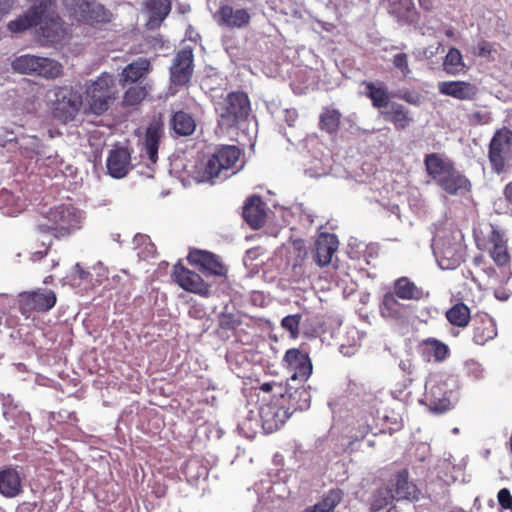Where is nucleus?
<instances>
[{
  "mask_svg": "<svg viewBox=\"0 0 512 512\" xmlns=\"http://www.w3.org/2000/svg\"><path fill=\"white\" fill-rule=\"evenodd\" d=\"M19 153L25 159L32 160L41 154L43 143L35 135H21L17 138Z\"/></svg>",
  "mask_w": 512,
  "mask_h": 512,
  "instance_id": "c9c22d12",
  "label": "nucleus"
},
{
  "mask_svg": "<svg viewBox=\"0 0 512 512\" xmlns=\"http://www.w3.org/2000/svg\"><path fill=\"white\" fill-rule=\"evenodd\" d=\"M405 307L398 301V296L394 292L384 294L380 312L383 317L390 319H400L403 317Z\"/></svg>",
  "mask_w": 512,
  "mask_h": 512,
  "instance_id": "f704fd0d",
  "label": "nucleus"
},
{
  "mask_svg": "<svg viewBox=\"0 0 512 512\" xmlns=\"http://www.w3.org/2000/svg\"><path fill=\"white\" fill-rule=\"evenodd\" d=\"M170 125L179 136H190L196 129L195 119L184 111L175 112L170 119Z\"/></svg>",
  "mask_w": 512,
  "mask_h": 512,
  "instance_id": "2f4dec72",
  "label": "nucleus"
},
{
  "mask_svg": "<svg viewBox=\"0 0 512 512\" xmlns=\"http://www.w3.org/2000/svg\"><path fill=\"white\" fill-rule=\"evenodd\" d=\"M219 23L231 28H242L250 21V14L246 9H233L224 5L218 10Z\"/></svg>",
  "mask_w": 512,
  "mask_h": 512,
  "instance_id": "bb28decb",
  "label": "nucleus"
},
{
  "mask_svg": "<svg viewBox=\"0 0 512 512\" xmlns=\"http://www.w3.org/2000/svg\"><path fill=\"white\" fill-rule=\"evenodd\" d=\"M282 367L289 374V380L302 384L310 378L313 371L309 354L299 348H291L285 352Z\"/></svg>",
  "mask_w": 512,
  "mask_h": 512,
  "instance_id": "f8f14e48",
  "label": "nucleus"
},
{
  "mask_svg": "<svg viewBox=\"0 0 512 512\" xmlns=\"http://www.w3.org/2000/svg\"><path fill=\"white\" fill-rule=\"evenodd\" d=\"M419 5L425 10H431L433 6L432 0H418Z\"/></svg>",
  "mask_w": 512,
  "mask_h": 512,
  "instance_id": "e2e57ef3",
  "label": "nucleus"
},
{
  "mask_svg": "<svg viewBox=\"0 0 512 512\" xmlns=\"http://www.w3.org/2000/svg\"><path fill=\"white\" fill-rule=\"evenodd\" d=\"M180 13L185 14L190 11V6L188 4H183L178 7Z\"/></svg>",
  "mask_w": 512,
  "mask_h": 512,
  "instance_id": "0e129e2a",
  "label": "nucleus"
},
{
  "mask_svg": "<svg viewBox=\"0 0 512 512\" xmlns=\"http://www.w3.org/2000/svg\"><path fill=\"white\" fill-rule=\"evenodd\" d=\"M115 79L102 73L96 80L86 84L83 96V114L102 116L117 98Z\"/></svg>",
  "mask_w": 512,
  "mask_h": 512,
  "instance_id": "20e7f679",
  "label": "nucleus"
},
{
  "mask_svg": "<svg viewBox=\"0 0 512 512\" xmlns=\"http://www.w3.org/2000/svg\"><path fill=\"white\" fill-rule=\"evenodd\" d=\"M46 219L49 223L37 225V231L43 234L51 233L55 238L61 239L81 229L83 215L74 206L62 204L50 208Z\"/></svg>",
  "mask_w": 512,
  "mask_h": 512,
  "instance_id": "39448f33",
  "label": "nucleus"
},
{
  "mask_svg": "<svg viewBox=\"0 0 512 512\" xmlns=\"http://www.w3.org/2000/svg\"><path fill=\"white\" fill-rule=\"evenodd\" d=\"M250 100L246 93L233 91L215 103L217 124L221 130L236 127L250 112Z\"/></svg>",
  "mask_w": 512,
  "mask_h": 512,
  "instance_id": "423d86ee",
  "label": "nucleus"
},
{
  "mask_svg": "<svg viewBox=\"0 0 512 512\" xmlns=\"http://www.w3.org/2000/svg\"><path fill=\"white\" fill-rule=\"evenodd\" d=\"M131 155L127 148L120 147L110 151L107 159V169L114 178H122L130 169Z\"/></svg>",
  "mask_w": 512,
  "mask_h": 512,
  "instance_id": "b1692460",
  "label": "nucleus"
},
{
  "mask_svg": "<svg viewBox=\"0 0 512 512\" xmlns=\"http://www.w3.org/2000/svg\"><path fill=\"white\" fill-rule=\"evenodd\" d=\"M14 6L15 0H0V22L12 11Z\"/></svg>",
  "mask_w": 512,
  "mask_h": 512,
  "instance_id": "864d4df0",
  "label": "nucleus"
},
{
  "mask_svg": "<svg viewBox=\"0 0 512 512\" xmlns=\"http://www.w3.org/2000/svg\"><path fill=\"white\" fill-rule=\"evenodd\" d=\"M498 335L497 324L486 312H477L472 318V341L483 346Z\"/></svg>",
  "mask_w": 512,
  "mask_h": 512,
  "instance_id": "f3484780",
  "label": "nucleus"
},
{
  "mask_svg": "<svg viewBox=\"0 0 512 512\" xmlns=\"http://www.w3.org/2000/svg\"><path fill=\"white\" fill-rule=\"evenodd\" d=\"M424 165L427 175L447 194L470 191L471 182L456 169L452 160L438 153H430L425 155Z\"/></svg>",
  "mask_w": 512,
  "mask_h": 512,
  "instance_id": "7ed1b4c3",
  "label": "nucleus"
},
{
  "mask_svg": "<svg viewBox=\"0 0 512 512\" xmlns=\"http://www.w3.org/2000/svg\"><path fill=\"white\" fill-rule=\"evenodd\" d=\"M435 254L442 269H455L463 262L462 248L457 243L443 244Z\"/></svg>",
  "mask_w": 512,
  "mask_h": 512,
  "instance_id": "a878e982",
  "label": "nucleus"
},
{
  "mask_svg": "<svg viewBox=\"0 0 512 512\" xmlns=\"http://www.w3.org/2000/svg\"><path fill=\"white\" fill-rule=\"evenodd\" d=\"M12 73L36 74L45 79H55L62 75L63 66H10Z\"/></svg>",
  "mask_w": 512,
  "mask_h": 512,
  "instance_id": "e433bc0d",
  "label": "nucleus"
},
{
  "mask_svg": "<svg viewBox=\"0 0 512 512\" xmlns=\"http://www.w3.org/2000/svg\"><path fill=\"white\" fill-rule=\"evenodd\" d=\"M451 394L443 389L442 384L433 385L427 392L430 410L436 413L449 411L452 408Z\"/></svg>",
  "mask_w": 512,
  "mask_h": 512,
  "instance_id": "7c9ffc66",
  "label": "nucleus"
},
{
  "mask_svg": "<svg viewBox=\"0 0 512 512\" xmlns=\"http://www.w3.org/2000/svg\"><path fill=\"white\" fill-rule=\"evenodd\" d=\"M172 278L182 289L188 292L205 297L210 295V285L199 274L189 270L180 262L173 266Z\"/></svg>",
  "mask_w": 512,
  "mask_h": 512,
  "instance_id": "2eb2a0df",
  "label": "nucleus"
},
{
  "mask_svg": "<svg viewBox=\"0 0 512 512\" xmlns=\"http://www.w3.org/2000/svg\"><path fill=\"white\" fill-rule=\"evenodd\" d=\"M130 64L131 65H134V64H149V61L143 60V59L140 58L139 61L131 62Z\"/></svg>",
  "mask_w": 512,
  "mask_h": 512,
  "instance_id": "69168bd1",
  "label": "nucleus"
},
{
  "mask_svg": "<svg viewBox=\"0 0 512 512\" xmlns=\"http://www.w3.org/2000/svg\"><path fill=\"white\" fill-rule=\"evenodd\" d=\"M193 62V50L190 46H184L177 53L174 64H192Z\"/></svg>",
  "mask_w": 512,
  "mask_h": 512,
  "instance_id": "49530a36",
  "label": "nucleus"
},
{
  "mask_svg": "<svg viewBox=\"0 0 512 512\" xmlns=\"http://www.w3.org/2000/svg\"><path fill=\"white\" fill-rule=\"evenodd\" d=\"M381 405L382 401L376 394L365 393L362 396L354 414L355 424L353 429L355 432L351 437L355 441L363 440L378 427Z\"/></svg>",
  "mask_w": 512,
  "mask_h": 512,
  "instance_id": "0eeeda50",
  "label": "nucleus"
},
{
  "mask_svg": "<svg viewBox=\"0 0 512 512\" xmlns=\"http://www.w3.org/2000/svg\"><path fill=\"white\" fill-rule=\"evenodd\" d=\"M488 240L492 245L489 249V255L494 263L499 267L506 266L510 262V255L507 251L506 241L501 233L496 229H492Z\"/></svg>",
  "mask_w": 512,
  "mask_h": 512,
  "instance_id": "c85d7f7f",
  "label": "nucleus"
},
{
  "mask_svg": "<svg viewBox=\"0 0 512 512\" xmlns=\"http://www.w3.org/2000/svg\"><path fill=\"white\" fill-rule=\"evenodd\" d=\"M438 91L442 95L458 100H474L478 94L475 84L466 81H442L438 83Z\"/></svg>",
  "mask_w": 512,
  "mask_h": 512,
  "instance_id": "aec40b11",
  "label": "nucleus"
},
{
  "mask_svg": "<svg viewBox=\"0 0 512 512\" xmlns=\"http://www.w3.org/2000/svg\"><path fill=\"white\" fill-rule=\"evenodd\" d=\"M339 241L332 233H321L315 241L313 259L319 267L328 265L333 254L338 250Z\"/></svg>",
  "mask_w": 512,
  "mask_h": 512,
  "instance_id": "a211bd4d",
  "label": "nucleus"
},
{
  "mask_svg": "<svg viewBox=\"0 0 512 512\" xmlns=\"http://www.w3.org/2000/svg\"><path fill=\"white\" fill-rule=\"evenodd\" d=\"M163 136L164 125L162 121H151L145 131L142 151L145 152V155L153 164L158 160V150Z\"/></svg>",
  "mask_w": 512,
  "mask_h": 512,
  "instance_id": "6ab92c4d",
  "label": "nucleus"
},
{
  "mask_svg": "<svg viewBox=\"0 0 512 512\" xmlns=\"http://www.w3.org/2000/svg\"><path fill=\"white\" fill-rule=\"evenodd\" d=\"M446 35H447L448 37H452V36H453V31H452V30H447V31H446Z\"/></svg>",
  "mask_w": 512,
  "mask_h": 512,
  "instance_id": "774afa93",
  "label": "nucleus"
},
{
  "mask_svg": "<svg viewBox=\"0 0 512 512\" xmlns=\"http://www.w3.org/2000/svg\"><path fill=\"white\" fill-rule=\"evenodd\" d=\"M188 262L198 267L206 276L212 275L227 278L228 269L220 257L206 250H192L187 256Z\"/></svg>",
  "mask_w": 512,
  "mask_h": 512,
  "instance_id": "4468645a",
  "label": "nucleus"
},
{
  "mask_svg": "<svg viewBox=\"0 0 512 512\" xmlns=\"http://www.w3.org/2000/svg\"><path fill=\"white\" fill-rule=\"evenodd\" d=\"M66 8L70 11V17L79 23L93 25L95 23H105L110 20L111 14L103 5L96 2L66 0Z\"/></svg>",
  "mask_w": 512,
  "mask_h": 512,
  "instance_id": "9b49d317",
  "label": "nucleus"
},
{
  "mask_svg": "<svg viewBox=\"0 0 512 512\" xmlns=\"http://www.w3.org/2000/svg\"><path fill=\"white\" fill-rule=\"evenodd\" d=\"M418 349L423 358L437 363L444 362L450 356L448 345L434 337L423 339Z\"/></svg>",
  "mask_w": 512,
  "mask_h": 512,
  "instance_id": "5701e85b",
  "label": "nucleus"
},
{
  "mask_svg": "<svg viewBox=\"0 0 512 512\" xmlns=\"http://www.w3.org/2000/svg\"><path fill=\"white\" fill-rule=\"evenodd\" d=\"M461 60H462V56H461L460 52L457 49L452 48L446 55V58H445V61L443 64H462Z\"/></svg>",
  "mask_w": 512,
  "mask_h": 512,
  "instance_id": "5fc2aeb1",
  "label": "nucleus"
},
{
  "mask_svg": "<svg viewBox=\"0 0 512 512\" xmlns=\"http://www.w3.org/2000/svg\"><path fill=\"white\" fill-rule=\"evenodd\" d=\"M83 110V96L72 88H60L55 93L53 116L63 123L73 121L80 110Z\"/></svg>",
  "mask_w": 512,
  "mask_h": 512,
  "instance_id": "1a4fd4ad",
  "label": "nucleus"
},
{
  "mask_svg": "<svg viewBox=\"0 0 512 512\" xmlns=\"http://www.w3.org/2000/svg\"><path fill=\"white\" fill-rule=\"evenodd\" d=\"M150 66H125L121 76L124 84L136 82L149 72Z\"/></svg>",
  "mask_w": 512,
  "mask_h": 512,
  "instance_id": "37998d69",
  "label": "nucleus"
},
{
  "mask_svg": "<svg viewBox=\"0 0 512 512\" xmlns=\"http://www.w3.org/2000/svg\"><path fill=\"white\" fill-rule=\"evenodd\" d=\"M266 204L260 196H250L243 207V218L247 224L253 229H259L266 222Z\"/></svg>",
  "mask_w": 512,
  "mask_h": 512,
  "instance_id": "412c9836",
  "label": "nucleus"
},
{
  "mask_svg": "<svg viewBox=\"0 0 512 512\" xmlns=\"http://www.w3.org/2000/svg\"><path fill=\"white\" fill-rule=\"evenodd\" d=\"M445 317L448 322L458 328H466L470 321H472L471 312L469 307L463 302L456 303L450 307Z\"/></svg>",
  "mask_w": 512,
  "mask_h": 512,
  "instance_id": "72a5a7b5",
  "label": "nucleus"
},
{
  "mask_svg": "<svg viewBox=\"0 0 512 512\" xmlns=\"http://www.w3.org/2000/svg\"><path fill=\"white\" fill-rule=\"evenodd\" d=\"M240 149L233 145H224L214 153L199 159L191 171L192 178L198 183L215 184L226 179L228 172L235 166L240 157Z\"/></svg>",
  "mask_w": 512,
  "mask_h": 512,
  "instance_id": "f03ea898",
  "label": "nucleus"
},
{
  "mask_svg": "<svg viewBox=\"0 0 512 512\" xmlns=\"http://www.w3.org/2000/svg\"><path fill=\"white\" fill-rule=\"evenodd\" d=\"M171 11V0H147L145 12L148 15L146 26L154 30L160 27Z\"/></svg>",
  "mask_w": 512,
  "mask_h": 512,
  "instance_id": "393cba45",
  "label": "nucleus"
},
{
  "mask_svg": "<svg viewBox=\"0 0 512 512\" xmlns=\"http://www.w3.org/2000/svg\"><path fill=\"white\" fill-rule=\"evenodd\" d=\"M406 61H407V56L404 53H396L393 56V64H395V65L404 64V63H406Z\"/></svg>",
  "mask_w": 512,
  "mask_h": 512,
  "instance_id": "680f3d73",
  "label": "nucleus"
},
{
  "mask_svg": "<svg viewBox=\"0 0 512 512\" xmlns=\"http://www.w3.org/2000/svg\"><path fill=\"white\" fill-rule=\"evenodd\" d=\"M464 367H465L467 373L472 375L473 377H475L477 379L482 377L483 368L478 361H476L474 359H469V360L465 361Z\"/></svg>",
  "mask_w": 512,
  "mask_h": 512,
  "instance_id": "09e8293b",
  "label": "nucleus"
},
{
  "mask_svg": "<svg viewBox=\"0 0 512 512\" xmlns=\"http://www.w3.org/2000/svg\"><path fill=\"white\" fill-rule=\"evenodd\" d=\"M418 489L409 481V473L402 469L396 473L387 488L379 489L374 500V506L378 509L392 503L394 500H418Z\"/></svg>",
  "mask_w": 512,
  "mask_h": 512,
  "instance_id": "6e6552de",
  "label": "nucleus"
},
{
  "mask_svg": "<svg viewBox=\"0 0 512 512\" xmlns=\"http://www.w3.org/2000/svg\"><path fill=\"white\" fill-rule=\"evenodd\" d=\"M393 96L397 97L399 99H402V100L406 101L407 103H409L411 105H415V106H419L422 101V97L420 94L412 92V91H408V90H406L404 92H399L397 94H393Z\"/></svg>",
  "mask_w": 512,
  "mask_h": 512,
  "instance_id": "de8ad7c7",
  "label": "nucleus"
},
{
  "mask_svg": "<svg viewBox=\"0 0 512 512\" xmlns=\"http://www.w3.org/2000/svg\"><path fill=\"white\" fill-rule=\"evenodd\" d=\"M393 292L400 299L414 301L422 300L429 295L428 292H424L422 287H418L407 277H401L394 282Z\"/></svg>",
  "mask_w": 512,
  "mask_h": 512,
  "instance_id": "c756f323",
  "label": "nucleus"
},
{
  "mask_svg": "<svg viewBox=\"0 0 512 512\" xmlns=\"http://www.w3.org/2000/svg\"><path fill=\"white\" fill-rule=\"evenodd\" d=\"M401 5L403 6L405 11L399 15V19L406 20L409 18L408 14L410 13L411 9L413 8V3L411 0H402Z\"/></svg>",
  "mask_w": 512,
  "mask_h": 512,
  "instance_id": "13d9d810",
  "label": "nucleus"
},
{
  "mask_svg": "<svg viewBox=\"0 0 512 512\" xmlns=\"http://www.w3.org/2000/svg\"><path fill=\"white\" fill-rule=\"evenodd\" d=\"M148 95V91L144 86H132L126 90L123 97L125 106H135L141 103Z\"/></svg>",
  "mask_w": 512,
  "mask_h": 512,
  "instance_id": "79ce46f5",
  "label": "nucleus"
},
{
  "mask_svg": "<svg viewBox=\"0 0 512 512\" xmlns=\"http://www.w3.org/2000/svg\"><path fill=\"white\" fill-rule=\"evenodd\" d=\"M278 399L281 403L285 404V409L288 410V414L291 416L295 411L308 409L311 396L309 391L302 385L293 391L286 390L285 393L281 391Z\"/></svg>",
  "mask_w": 512,
  "mask_h": 512,
  "instance_id": "4be33fe9",
  "label": "nucleus"
},
{
  "mask_svg": "<svg viewBox=\"0 0 512 512\" xmlns=\"http://www.w3.org/2000/svg\"><path fill=\"white\" fill-rule=\"evenodd\" d=\"M475 56L483 58L486 61H496L499 55L495 46L488 41H479L472 49Z\"/></svg>",
  "mask_w": 512,
  "mask_h": 512,
  "instance_id": "a19ab883",
  "label": "nucleus"
},
{
  "mask_svg": "<svg viewBox=\"0 0 512 512\" xmlns=\"http://www.w3.org/2000/svg\"><path fill=\"white\" fill-rule=\"evenodd\" d=\"M52 3V0H34L26 12L8 22L7 29L12 33H21L38 26L47 42L57 44L64 41L68 32L51 10Z\"/></svg>",
  "mask_w": 512,
  "mask_h": 512,
  "instance_id": "f257e3e1",
  "label": "nucleus"
},
{
  "mask_svg": "<svg viewBox=\"0 0 512 512\" xmlns=\"http://www.w3.org/2000/svg\"><path fill=\"white\" fill-rule=\"evenodd\" d=\"M465 66H462V68H459V66H444V70L447 74L450 75H456L461 72L465 73L466 71L463 69Z\"/></svg>",
  "mask_w": 512,
  "mask_h": 512,
  "instance_id": "bf43d9fd",
  "label": "nucleus"
},
{
  "mask_svg": "<svg viewBox=\"0 0 512 512\" xmlns=\"http://www.w3.org/2000/svg\"><path fill=\"white\" fill-rule=\"evenodd\" d=\"M499 505L505 510H512V495L507 488H502L497 495Z\"/></svg>",
  "mask_w": 512,
  "mask_h": 512,
  "instance_id": "3c124183",
  "label": "nucleus"
},
{
  "mask_svg": "<svg viewBox=\"0 0 512 512\" xmlns=\"http://www.w3.org/2000/svg\"><path fill=\"white\" fill-rule=\"evenodd\" d=\"M512 148V130L507 127L497 129L490 140L488 159L494 172H504L507 158Z\"/></svg>",
  "mask_w": 512,
  "mask_h": 512,
  "instance_id": "9d476101",
  "label": "nucleus"
},
{
  "mask_svg": "<svg viewBox=\"0 0 512 512\" xmlns=\"http://www.w3.org/2000/svg\"><path fill=\"white\" fill-rule=\"evenodd\" d=\"M193 74V66H171L170 77L171 81L176 86L186 85Z\"/></svg>",
  "mask_w": 512,
  "mask_h": 512,
  "instance_id": "ea45409f",
  "label": "nucleus"
},
{
  "mask_svg": "<svg viewBox=\"0 0 512 512\" xmlns=\"http://www.w3.org/2000/svg\"><path fill=\"white\" fill-rule=\"evenodd\" d=\"M341 113L337 109L325 107L319 116V128L332 135L339 131L341 124Z\"/></svg>",
  "mask_w": 512,
  "mask_h": 512,
  "instance_id": "4c0bfd02",
  "label": "nucleus"
},
{
  "mask_svg": "<svg viewBox=\"0 0 512 512\" xmlns=\"http://www.w3.org/2000/svg\"><path fill=\"white\" fill-rule=\"evenodd\" d=\"M262 427L266 433L277 431L290 417L285 404L277 398L275 402L262 404L259 408Z\"/></svg>",
  "mask_w": 512,
  "mask_h": 512,
  "instance_id": "dca6fc26",
  "label": "nucleus"
},
{
  "mask_svg": "<svg viewBox=\"0 0 512 512\" xmlns=\"http://www.w3.org/2000/svg\"><path fill=\"white\" fill-rule=\"evenodd\" d=\"M73 279H78L80 283L88 282L92 279V274L85 269L80 263H76L73 268Z\"/></svg>",
  "mask_w": 512,
  "mask_h": 512,
  "instance_id": "8fccbe9b",
  "label": "nucleus"
},
{
  "mask_svg": "<svg viewBox=\"0 0 512 512\" xmlns=\"http://www.w3.org/2000/svg\"><path fill=\"white\" fill-rule=\"evenodd\" d=\"M362 85L366 87V95L372 101L373 107L381 109L389 104V94L383 87H376L373 82L363 81Z\"/></svg>",
  "mask_w": 512,
  "mask_h": 512,
  "instance_id": "58836bf2",
  "label": "nucleus"
},
{
  "mask_svg": "<svg viewBox=\"0 0 512 512\" xmlns=\"http://www.w3.org/2000/svg\"><path fill=\"white\" fill-rule=\"evenodd\" d=\"M277 390V394L280 396L281 391H283L282 385L277 382H266L259 386V390L265 393L274 392Z\"/></svg>",
  "mask_w": 512,
  "mask_h": 512,
  "instance_id": "6e6d98bb",
  "label": "nucleus"
},
{
  "mask_svg": "<svg viewBox=\"0 0 512 512\" xmlns=\"http://www.w3.org/2000/svg\"><path fill=\"white\" fill-rule=\"evenodd\" d=\"M356 350V346H346L344 344L340 346V352L345 356H351L355 354Z\"/></svg>",
  "mask_w": 512,
  "mask_h": 512,
  "instance_id": "052dcab7",
  "label": "nucleus"
},
{
  "mask_svg": "<svg viewBox=\"0 0 512 512\" xmlns=\"http://www.w3.org/2000/svg\"><path fill=\"white\" fill-rule=\"evenodd\" d=\"M57 302L54 291L50 289H37L31 292H24L19 297V309L22 314L31 312H47Z\"/></svg>",
  "mask_w": 512,
  "mask_h": 512,
  "instance_id": "ddd939ff",
  "label": "nucleus"
},
{
  "mask_svg": "<svg viewBox=\"0 0 512 512\" xmlns=\"http://www.w3.org/2000/svg\"><path fill=\"white\" fill-rule=\"evenodd\" d=\"M11 64H59L57 61H49L48 58H43L30 54H23L12 61Z\"/></svg>",
  "mask_w": 512,
  "mask_h": 512,
  "instance_id": "a18cd8bd",
  "label": "nucleus"
},
{
  "mask_svg": "<svg viewBox=\"0 0 512 512\" xmlns=\"http://www.w3.org/2000/svg\"><path fill=\"white\" fill-rule=\"evenodd\" d=\"M472 119L476 124L486 125L492 121V116L488 111H476L472 114Z\"/></svg>",
  "mask_w": 512,
  "mask_h": 512,
  "instance_id": "603ef678",
  "label": "nucleus"
},
{
  "mask_svg": "<svg viewBox=\"0 0 512 512\" xmlns=\"http://www.w3.org/2000/svg\"><path fill=\"white\" fill-rule=\"evenodd\" d=\"M301 319V314L287 315L282 319L281 326L290 333L291 337L297 338L299 335Z\"/></svg>",
  "mask_w": 512,
  "mask_h": 512,
  "instance_id": "c03bdc74",
  "label": "nucleus"
},
{
  "mask_svg": "<svg viewBox=\"0 0 512 512\" xmlns=\"http://www.w3.org/2000/svg\"><path fill=\"white\" fill-rule=\"evenodd\" d=\"M51 281H52V276H47V277L45 278V280H44V283H45V284H48V283H50Z\"/></svg>",
  "mask_w": 512,
  "mask_h": 512,
  "instance_id": "338daca9",
  "label": "nucleus"
},
{
  "mask_svg": "<svg viewBox=\"0 0 512 512\" xmlns=\"http://www.w3.org/2000/svg\"><path fill=\"white\" fill-rule=\"evenodd\" d=\"M384 117L387 121L393 123L397 130H404L413 122L409 111L399 103H392L390 110L384 113Z\"/></svg>",
  "mask_w": 512,
  "mask_h": 512,
  "instance_id": "473e14b6",
  "label": "nucleus"
},
{
  "mask_svg": "<svg viewBox=\"0 0 512 512\" xmlns=\"http://www.w3.org/2000/svg\"><path fill=\"white\" fill-rule=\"evenodd\" d=\"M50 246H51V242H49L48 244L42 243V249H39V250L33 252L31 255V260L32 261L41 260L43 257H45L48 254V252L50 250Z\"/></svg>",
  "mask_w": 512,
  "mask_h": 512,
  "instance_id": "4d7b16f0",
  "label": "nucleus"
},
{
  "mask_svg": "<svg viewBox=\"0 0 512 512\" xmlns=\"http://www.w3.org/2000/svg\"><path fill=\"white\" fill-rule=\"evenodd\" d=\"M22 492L21 478L13 468L0 471V494L6 498H14Z\"/></svg>",
  "mask_w": 512,
  "mask_h": 512,
  "instance_id": "cd10ccee",
  "label": "nucleus"
}]
</instances>
